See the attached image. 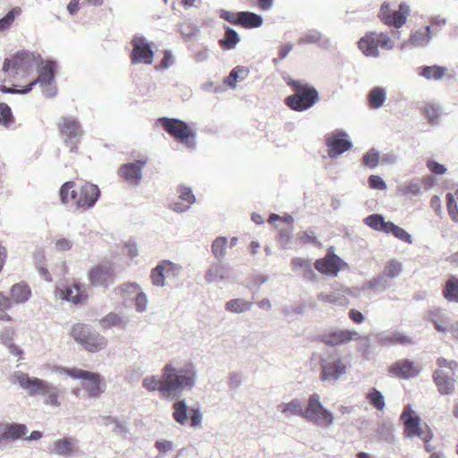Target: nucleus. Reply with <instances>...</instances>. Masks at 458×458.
<instances>
[{
	"label": "nucleus",
	"mask_w": 458,
	"mask_h": 458,
	"mask_svg": "<svg viewBox=\"0 0 458 458\" xmlns=\"http://www.w3.org/2000/svg\"><path fill=\"white\" fill-rule=\"evenodd\" d=\"M198 371L193 363H187L181 368L166 364L163 368L162 377L157 376L146 377L142 386L154 392L159 390L161 394L168 400L179 398L184 390H191L197 383Z\"/></svg>",
	"instance_id": "1"
},
{
	"label": "nucleus",
	"mask_w": 458,
	"mask_h": 458,
	"mask_svg": "<svg viewBox=\"0 0 458 458\" xmlns=\"http://www.w3.org/2000/svg\"><path fill=\"white\" fill-rule=\"evenodd\" d=\"M282 412L296 416H302L307 420L311 421L319 426H330L334 422L333 412L327 410L320 401L318 394H312L309 398L308 406L305 411L300 400L293 399L288 403L281 405Z\"/></svg>",
	"instance_id": "2"
},
{
	"label": "nucleus",
	"mask_w": 458,
	"mask_h": 458,
	"mask_svg": "<svg viewBox=\"0 0 458 458\" xmlns=\"http://www.w3.org/2000/svg\"><path fill=\"white\" fill-rule=\"evenodd\" d=\"M13 382L18 384L23 390L27 391L30 396H46L44 400L46 405L53 407L61 405L58 398L62 390L57 386L47 380L30 377L29 374L22 371H17L13 375Z\"/></svg>",
	"instance_id": "3"
},
{
	"label": "nucleus",
	"mask_w": 458,
	"mask_h": 458,
	"mask_svg": "<svg viewBox=\"0 0 458 458\" xmlns=\"http://www.w3.org/2000/svg\"><path fill=\"white\" fill-rule=\"evenodd\" d=\"M287 84L293 88V94L288 96L284 102L292 110L306 111L319 100V93L314 86L293 79Z\"/></svg>",
	"instance_id": "4"
},
{
	"label": "nucleus",
	"mask_w": 458,
	"mask_h": 458,
	"mask_svg": "<svg viewBox=\"0 0 458 458\" xmlns=\"http://www.w3.org/2000/svg\"><path fill=\"white\" fill-rule=\"evenodd\" d=\"M157 123L174 140L182 142L190 149H196L197 134L185 121L164 116L158 118Z\"/></svg>",
	"instance_id": "5"
},
{
	"label": "nucleus",
	"mask_w": 458,
	"mask_h": 458,
	"mask_svg": "<svg viewBox=\"0 0 458 458\" xmlns=\"http://www.w3.org/2000/svg\"><path fill=\"white\" fill-rule=\"evenodd\" d=\"M401 420L403 423L404 436L407 438L419 437L423 442H430L433 438L431 428L426 423H422L421 418L411 405L404 407L401 414Z\"/></svg>",
	"instance_id": "6"
},
{
	"label": "nucleus",
	"mask_w": 458,
	"mask_h": 458,
	"mask_svg": "<svg viewBox=\"0 0 458 458\" xmlns=\"http://www.w3.org/2000/svg\"><path fill=\"white\" fill-rule=\"evenodd\" d=\"M71 335L86 351L97 352L105 349L107 340L105 336L86 324H76L72 327Z\"/></svg>",
	"instance_id": "7"
},
{
	"label": "nucleus",
	"mask_w": 458,
	"mask_h": 458,
	"mask_svg": "<svg viewBox=\"0 0 458 458\" xmlns=\"http://www.w3.org/2000/svg\"><path fill=\"white\" fill-rule=\"evenodd\" d=\"M57 129L64 144L70 148L71 152H75L84 134L80 121L72 115L61 116Z\"/></svg>",
	"instance_id": "8"
},
{
	"label": "nucleus",
	"mask_w": 458,
	"mask_h": 458,
	"mask_svg": "<svg viewBox=\"0 0 458 458\" xmlns=\"http://www.w3.org/2000/svg\"><path fill=\"white\" fill-rule=\"evenodd\" d=\"M42 64L43 60L38 54L28 50H20L11 58L4 59L2 71L17 74L20 70L28 72L32 70L34 66L38 67Z\"/></svg>",
	"instance_id": "9"
},
{
	"label": "nucleus",
	"mask_w": 458,
	"mask_h": 458,
	"mask_svg": "<svg viewBox=\"0 0 458 458\" xmlns=\"http://www.w3.org/2000/svg\"><path fill=\"white\" fill-rule=\"evenodd\" d=\"M37 68L38 70V76L35 81L41 88L43 95L47 98H54L57 93L55 84L57 62L48 59L43 61V64Z\"/></svg>",
	"instance_id": "10"
},
{
	"label": "nucleus",
	"mask_w": 458,
	"mask_h": 458,
	"mask_svg": "<svg viewBox=\"0 0 458 458\" xmlns=\"http://www.w3.org/2000/svg\"><path fill=\"white\" fill-rule=\"evenodd\" d=\"M411 13V7L406 2H401L397 10L390 8L387 2H384L377 13L378 19L386 26L400 29Z\"/></svg>",
	"instance_id": "11"
},
{
	"label": "nucleus",
	"mask_w": 458,
	"mask_h": 458,
	"mask_svg": "<svg viewBox=\"0 0 458 458\" xmlns=\"http://www.w3.org/2000/svg\"><path fill=\"white\" fill-rule=\"evenodd\" d=\"M131 44L132 46L131 52L132 64H151L153 63L155 55L153 43L149 42L146 37L136 34Z\"/></svg>",
	"instance_id": "12"
},
{
	"label": "nucleus",
	"mask_w": 458,
	"mask_h": 458,
	"mask_svg": "<svg viewBox=\"0 0 458 458\" xmlns=\"http://www.w3.org/2000/svg\"><path fill=\"white\" fill-rule=\"evenodd\" d=\"M325 144L327 147V155L332 159L339 157L352 148V141L349 134L341 129L335 130L328 134Z\"/></svg>",
	"instance_id": "13"
},
{
	"label": "nucleus",
	"mask_w": 458,
	"mask_h": 458,
	"mask_svg": "<svg viewBox=\"0 0 458 458\" xmlns=\"http://www.w3.org/2000/svg\"><path fill=\"white\" fill-rule=\"evenodd\" d=\"M173 418L177 423L185 425L189 420V415H191V426L192 428H199L200 426L202 413L199 408H192L190 410L184 399L175 402L173 404Z\"/></svg>",
	"instance_id": "14"
},
{
	"label": "nucleus",
	"mask_w": 458,
	"mask_h": 458,
	"mask_svg": "<svg viewBox=\"0 0 458 458\" xmlns=\"http://www.w3.org/2000/svg\"><path fill=\"white\" fill-rule=\"evenodd\" d=\"M374 231L393 235L405 243H412V236L406 230L391 221H386L381 214H374Z\"/></svg>",
	"instance_id": "15"
},
{
	"label": "nucleus",
	"mask_w": 458,
	"mask_h": 458,
	"mask_svg": "<svg viewBox=\"0 0 458 458\" xmlns=\"http://www.w3.org/2000/svg\"><path fill=\"white\" fill-rule=\"evenodd\" d=\"M346 369L347 367L340 357L324 359L321 364V380L335 382L346 373Z\"/></svg>",
	"instance_id": "16"
},
{
	"label": "nucleus",
	"mask_w": 458,
	"mask_h": 458,
	"mask_svg": "<svg viewBox=\"0 0 458 458\" xmlns=\"http://www.w3.org/2000/svg\"><path fill=\"white\" fill-rule=\"evenodd\" d=\"M359 332L350 329H334L321 335L320 341L327 346H338L358 340Z\"/></svg>",
	"instance_id": "17"
},
{
	"label": "nucleus",
	"mask_w": 458,
	"mask_h": 458,
	"mask_svg": "<svg viewBox=\"0 0 458 458\" xmlns=\"http://www.w3.org/2000/svg\"><path fill=\"white\" fill-rule=\"evenodd\" d=\"M233 267L228 263L216 261L209 266L206 271L205 279L209 284H218L225 280L235 281V276H231L230 274Z\"/></svg>",
	"instance_id": "18"
},
{
	"label": "nucleus",
	"mask_w": 458,
	"mask_h": 458,
	"mask_svg": "<svg viewBox=\"0 0 458 458\" xmlns=\"http://www.w3.org/2000/svg\"><path fill=\"white\" fill-rule=\"evenodd\" d=\"M100 190L97 184L86 182L81 188L80 197L76 201L78 208H92L100 197Z\"/></svg>",
	"instance_id": "19"
},
{
	"label": "nucleus",
	"mask_w": 458,
	"mask_h": 458,
	"mask_svg": "<svg viewBox=\"0 0 458 458\" xmlns=\"http://www.w3.org/2000/svg\"><path fill=\"white\" fill-rule=\"evenodd\" d=\"M403 271V265L396 259H391L385 267L383 274L374 278V290L381 288L382 290L389 286V280L398 277Z\"/></svg>",
	"instance_id": "20"
},
{
	"label": "nucleus",
	"mask_w": 458,
	"mask_h": 458,
	"mask_svg": "<svg viewBox=\"0 0 458 458\" xmlns=\"http://www.w3.org/2000/svg\"><path fill=\"white\" fill-rule=\"evenodd\" d=\"M90 284L94 287H107L113 279V271L106 265H98L88 273Z\"/></svg>",
	"instance_id": "21"
},
{
	"label": "nucleus",
	"mask_w": 458,
	"mask_h": 458,
	"mask_svg": "<svg viewBox=\"0 0 458 458\" xmlns=\"http://www.w3.org/2000/svg\"><path fill=\"white\" fill-rule=\"evenodd\" d=\"M147 159H139L126 163L121 167L122 176L129 182L139 185L142 179V170L147 165Z\"/></svg>",
	"instance_id": "22"
},
{
	"label": "nucleus",
	"mask_w": 458,
	"mask_h": 458,
	"mask_svg": "<svg viewBox=\"0 0 458 458\" xmlns=\"http://www.w3.org/2000/svg\"><path fill=\"white\" fill-rule=\"evenodd\" d=\"M343 260L337 256H326L316 260L314 267L323 275L335 276L340 271V265Z\"/></svg>",
	"instance_id": "23"
},
{
	"label": "nucleus",
	"mask_w": 458,
	"mask_h": 458,
	"mask_svg": "<svg viewBox=\"0 0 458 458\" xmlns=\"http://www.w3.org/2000/svg\"><path fill=\"white\" fill-rule=\"evenodd\" d=\"M299 45H318L319 47L327 49L331 47V40L322 32L317 30H309L301 33L298 39Z\"/></svg>",
	"instance_id": "24"
},
{
	"label": "nucleus",
	"mask_w": 458,
	"mask_h": 458,
	"mask_svg": "<svg viewBox=\"0 0 458 458\" xmlns=\"http://www.w3.org/2000/svg\"><path fill=\"white\" fill-rule=\"evenodd\" d=\"M377 341L386 346H394V345H409L413 344L414 341L412 337L406 335L398 331L393 332H382L377 335Z\"/></svg>",
	"instance_id": "25"
},
{
	"label": "nucleus",
	"mask_w": 458,
	"mask_h": 458,
	"mask_svg": "<svg viewBox=\"0 0 458 458\" xmlns=\"http://www.w3.org/2000/svg\"><path fill=\"white\" fill-rule=\"evenodd\" d=\"M430 323L433 324L434 328L442 334L447 333V327L449 324L450 318L447 313L443 310L441 308L434 307L428 310V315L427 318Z\"/></svg>",
	"instance_id": "26"
},
{
	"label": "nucleus",
	"mask_w": 458,
	"mask_h": 458,
	"mask_svg": "<svg viewBox=\"0 0 458 458\" xmlns=\"http://www.w3.org/2000/svg\"><path fill=\"white\" fill-rule=\"evenodd\" d=\"M389 371L402 378H409L417 376L414 363L409 359L395 361L389 369Z\"/></svg>",
	"instance_id": "27"
},
{
	"label": "nucleus",
	"mask_w": 458,
	"mask_h": 458,
	"mask_svg": "<svg viewBox=\"0 0 458 458\" xmlns=\"http://www.w3.org/2000/svg\"><path fill=\"white\" fill-rule=\"evenodd\" d=\"M434 381L442 394H450L454 389V380L453 375L437 369L433 375Z\"/></svg>",
	"instance_id": "28"
},
{
	"label": "nucleus",
	"mask_w": 458,
	"mask_h": 458,
	"mask_svg": "<svg viewBox=\"0 0 458 458\" xmlns=\"http://www.w3.org/2000/svg\"><path fill=\"white\" fill-rule=\"evenodd\" d=\"M77 441L72 437H64L54 442L52 453L64 457H70L76 450Z\"/></svg>",
	"instance_id": "29"
},
{
	"label": "nucleus",
	"mask_w": 458,
	"mask_h": 458,
	"mask_svg": "<svg viewBox=\"0 0 458 458\" xmlns=\"http://www.w3.org/2000/svg\"><path fill=\"white\" fill-rule=\"evenodd\" d=\"M263 18L261 15L253 12L242 11L237 13L236 26H242L246 29H254L262 26Z\"/></svg>",
	"instance_id": "30"
},
{
	"label": "nucleus",
	"mask_w": 458,
	"mask_h": 458,
	"mask_svg": "<svg viewBox=\"0 0 458 458\" xmlns=\"http://www.w3.org/2000/svg\"><path fill=\"white\" fill-rule=\"evenodd\" d=\"M62 300L72 304H80L87 300L88 294L85 291H81L78 284H73L61 292Z\"/></svg>",
	"instance_id": "31"
},
{
	"label": "nucleus",
	"mask_w": 458,
	"mask_h": 458,
	"mask_svg": "<svg viewBox=\"0 0 458 458\" xmlns=\"http://www.w3.org/2000/svg\"><path fill=\"white\" fill-rule=\"evenodd\" d=\"M433 38L432 27L427 25L425 30H416L411 32L410 44L415 47H426Z\"/></svg>",
	"instance_id": "32"
},
{
	"label": "nucleus",
	"mask_w": 458,
	"mask_h": 458,
	"mask_svg": "<svg viewBox=\"0 0 458 458\" xmlns=\"http://www.w3.org/2000/svg\"><path fill=\"white\" fill-rule=\"evenodd\" d=\"M4 433L6 434L7 442H15L23 439L28 433V428L22 423L4 422Z\"/></svg>",
	"instance_id": "33"
},
{
	"label": "nucleus",
	"mask_w": 458,
	"mask_h": 458,
	"mask_svg": "<svg viewBox=\"0 0 458 458\" xmlns=\"http://www.w3.org/2000/svg\"><path fill=\"white\" fill-rule=\"evenodd\" d=\"M225 34L218 40V45L223 50H232L239 44L241 38L239 33L228 25H224Z\"/></svg>",
	"instance_id": "34"
},
{
	"label": "nucleus",
	"mask_w": 458,
	"mask_h": 458,
	"mask_svg": "<svg viewBox=\"0 0 458 458\" xmlns=\"http://www.w3.org/2000/svg\"><path fill=\"white\" fill-rule=\"evenodd\" d=\"M446 72L447 68L445 66L437 64L422 65L418 68L419 75L428 81H439L445 77Z\"/></svg>",
	"instance_id": "35"
},
{
	"label": "nucleus",
	"mask_w": 458,
	"mask_h": 458,
	"mask_svg": "<svg viewBox=\"0 0 458 458\" xmlns=\"http://www.w3.org/2000/svg\"><path fill=\"white\" fill-rule=\"evenodd\" d=\"M92 377H87L85 380L88 383L83 384V388L88 392L91 397H98L104 389L101 386L103 377L100 374L92 372Z\"/></svg>",
	"instance_id": "36"
},
{
	"label": "nucleus",
	"mask_w": 458,
	"mask_h": 458,
	"mask_svg": "<svg viewBox=\"0 0 458 458\" xmlns=\"http://www.w3.org/2000/svg\"><path fill=\"white\" fill-rule=\"evenodd\" d=\"M30 295V288L25 283L15 284L11 288L12 300H13L15 303H23L27 301Z\"/></svg>",
	"instance_id": "37"
},
{
	"label": "nucleus",
	"mask_w": 458,
	"mask_h": 458,
	"mask_svg": "<svg viewBox=\"0 0 458 458\" xmlns=\"http://www.w3.org/2000/svg\"><path fill=\"white\" fill-rule=\"evenodd\" d=\"M228 240L225 236L216 237L211 244V252L217 261H223L227 254Z\"/></svg>",
	"instance_id": "38"
},
{
	"label": "nucleus",
	"mask_w": 458,
	"mask_h": 458,
	"mask_svg": "<svg viewBox=\"0 0 458 458\" xmlns=\"http://www.w3.org/2000/svg\"><path fill=\"white\" fill-rule=\"evenodd\" d=\"M442 294L449 302L458 303V278L451 276L445 282Z\"/></svg>",
	"instance_id": "39"
},
{
	"label": "nucleus",
	"mask_w": 458,
	"mask_h": 458,
	"mask_svg": "<svg viewBox=\"0 0 458 458\" xmlns=\"http://www.w3.org/2000/svg\"><path fill=\"white\" fill-rule=\"evenodd\" d=\"M252 301H245L242 298L232 299L225 303V310L231 313H243L252 308Z\"/></svg>",
	"instance_id": "40"
},
{
	"label": "nucleus",
	"mask_w": 458,
	"mask_h": 458,
	"mask_svg": "<svg viewBox=\"0 0 458 458\" xmlns=\"http://www.w3.org/2000/svg\"><path fill=\"white\" fill-rule=\"evenodd\" d=\"M75 182L72 181L65 182L60 188V199L63 204L68 203L72 199L77 198V191L73 189Z\"/></svg>",
	"instance_id": "41"
},
{
	"label": "nucleus",
	"mask_w": 458,
	"mask_h": 458,
	"mask_svg": "<svg viewBox=\"0 0 458 458\" xmlns=\"http://www.w3.org/2000/svg\"><path fill=\"white\" fill-rule=\"evenodd\" d=\"M100 325L104 328H110L112 327H119L125 324L123 318L114 312H110L100 319Z\"/></svg>",
	"instance_id": "42"
},
{
	"label": "nucleus",
	"mask_w": 458,
	"mask_h": 458,
	"mask_svg": "<svg viewBox=\"0 0 458 458\" xmlns=\"http://www.w3.org/2000/svg\"><path fill=\"white\" fill-rule=\"evenodd\" d=\"M57 371L59 373H64L66 376H68L72 378H74V379L85 380L87 377L93 376L91 371L76 369V368L69 369V368L60 367V368H58Z\"/></svg>",
	"instance_id": "43"
},
{
	"label": "nucleus",
	"mask_w": 458,
	"mask_h": 458,
	"mask_svg": "<svg viewBox=\"0 0 458 458\" xmlns=\"http://www.w3.org/2000/svg\"><path fill=\"white\" fill-rule=\"evenodd\" d=\"M150 278L153 285L157 287H164L165 285V270L160 263L151 270Z\"/></svg>",
	"instance_id": "44"
},
{
	"label": "nucleus",
	"mask_w": 458,
	"mask_h": 458,
	"mask_svg": "<svg viewBox=\"0 0 458 458\" xmlns=\"http://www.w3.org/2000/svg\"><path fill=\"white\" fill-rule=\"evenodd\" d=\"M14 122L11 107L4 102L0 103V125L9 127Z\"/></svg>",
	"instance_id": "45"
},
{
	"label": "nucleus",
	"mask_w": 458,
	"mask_h": 458,
	"mask_svg": "<svg viewBox=\"0 0 458 458\" xmlns=\"http://www.w3.org/2000/svg\"><path fill=\"white\" fill-rule=\"evenodd\" d=\"M140 290V285L138 283L131 282L123 284L114 288V292L117 294H122L125 298H130L132 293H137Z\"/></svg>",
	"instance_id": "46"
},
{
	"label": "nucleus",
	"mask_w": 458,
	"mask_h": 458,
	"mask_svg": "<svg viewBox=\"0 0 458 458\" xmlns=\"http://www.w3.org/2000/svg\"><path fill=\"white\" fill-rule=\"evenodd\" d=\"M241 73H248L247 68L243 66H236L233 68L229 75L225 78L224 82L231 89H235L237 86L238 79L240 78Z\"/></svg>",
	"instance_id": "47"
},
{
	"label": "nucleus",
	"mask_w": 458,
	"mask_h": 458,
	"mask_svg": "<svg viewBox=\"0 0 458 458\" xmlns=\"http://www.w3.org/2000/svg\"><path fill=\"white\" fill-rule=\"evenodd\" d=\"M377 433L383 440L388 443H392L394 438V426L389 421L383 422L382 424H380L377 427Z\"/></svg>",
	"instance_id": "48"
},
{
	"label": "nucleus",
	"mask_w": 458,
	"mask_h": 458,
	"mask_svg": "<svg viewBox=\"0 0 458 458\" xmlns=\"http://www.w3.org/2000/svg\"><path fill=\"white\" fill-rule=\"evenodd\" d=\"M397 161V156L393 153H386L382 156L379 151L374 149V168L378 165H393Z\"/></svg>",
	"instance_id": "49"
},
{
	"label": "nucleus",
	"mask_w": 458,
	"mask_h": 458,
	"mask_svg": "<svg viewBox=\"0 0 458 458\" xmlns=\"http://www.w3.org/2000/svg\"><path fill=\"white\" fill-rule=\"evenodd\" d=\"M318 300L327 303L343 305L345 301V297L335 292L330 293H321L318 295Z\"/></svg>",
	"instance_id": "50"
},
{
	"label": "nucleus",
	"mask_w": 458,
	"mask_h": 458,
	"mask_svg": "<svg viewBox=\"0 0 458 458\" xmlns=\"http://www.w3.org/2000/svg\"><path fill=\"white\" fill-rule=\"evenodd\" d=\"M446 206L448 214L454 223H458V205L453 193L446 194Z\"/></svg>",
	"instance_id": "51"
},
{
	"label": "nucleus",
	"mask_w": 458,
	"mask_h": 458,
	"mask_svg": "<svg viewBox=\"0 0 458 458\" xmlns=\"http://www.w3.org/2000/svg\"><path fill=\"white\" fill-rule=\"evenodd\" d=\"M177 193L179 194L180 199L184 201L190 207L196 201L195 195L190 187L180 185L178 186Z\"/></svg>",
	"instance_id": "52"
},
{
	"label": "nucleus",
	"mask_w": 458,
	"mask_h": 458,
	"mask_svg": "<svg viewBox=\"0 0 458 458\" xmlns=\"http://www.w3.org/2000/svg\"><path fill=\"white\" fill-rule=\"evenodd\" d=\"M358 47L366 56H372V32H367L359 40Z\"/></svg>",
	"instance_id": "53"
},
{
	"label": "nucleus",
	"mask_w": 458,
	"mask_h": 458,
	"mask_svg": "<svg viewBox=\"0 0 458 458\" xmlns=\"http://www.w3.org/2000/svg\"><path fill=\"white\" fill-rule=\"evenodd\" d=\"M375 36H376V33L374 32V40L376 41V45H378V47H381V48H384L386 50H391L394 48V42L391 39V37L389 36L388 33L381 32L378 35H377L376 38H375Z\"/></svg>",
	"instance_id": "54"
},
{
	"label": "nucleus",
	"mask_w": 458,
	"mask_h": 458,
	"mask_svg": "<svg viewBox=\"0 0 458 458\" xmlns=\"http://www.w3.org/2000/svg\"><path fill=\"white\" fill-rule=\"evenodd\" d=\"M21 12L19 7L13 8L4 17L0 19V31L8 29L15 20L17 13Z\"/></svg>",
	"instance_id": "55"
},
{
	"label": "nucleus",
	"mask_w": 458,
	"mask_h": 458,
	"mask_svg": "<svg viewBox=\"0 0 458 458\" xmlns=\"http://www.w3.org/2000/svg\"><path fill=\"white\" fill-rule=\"evenodd\" d=\"M386 101V89L383 87H374V109H379Z\"/></svg>",
	"instance_id": "56"
},
{
	"label": "nucleus",
	"mask_w": 458,
	"mask_h": 458,
	"mask_svg": "<svg viewBox=\"0 0 458 458\" xmlns=\"http://www.w3.org/2000/svg\"><path fill=\"white\" fill-rule=\"evenodd\" d=\"M159 263L161 266H163L165 273H166L167 276L172 275L173 276H178L182 270L181 265L176 264L171 260L165 259Z\"/></svg>",
	"instance_id": "57"
},
{
	"label": "nucleus",
	"mask_w": 458,
	"mask_h": 458,
	"mask_svg": "<svg viewBox=\"0 0 458 458\" xmlns=\"http://www.w3.org/2000/svg\"><path fill=\"white\" fill-rule=\"evenodd\" d=\"M148 297H147L146 293L144 292H142L140 289V292L137 293L135 300H134V305H135L136 311L139 313L145 312L148 310Z\"/></svg>",
	"instance_id": "58"
},
{
	"label": "nucleus",
	"mask_w": 458,
	"mask_h": 458,
	"mask_svg": "<svg viewBox=\"0 0 458 458\" xmlns=\"http://www.w3.org/2000/svg\"><path fill=\"white\" fill-rule=\"evenodd\" d=\"M424 114L431 124H435L440 116L439 108L435 105H427L424 108Z\"/></svg>",
	"instance_id": "59"
},
{
	"label": "nucleus",
	"mask_w": 458,
	"mask_h": 458,
	"mask_svg": "<svg viewBox=\"0 0 458 458\" xmlns=\"http://www.w3.org/2000/svg\"><path fill=\"white\" fill-rule=\"evenodd\" d=\"M420 183L419 181H411L408 184L403 185L400 188V191L403 195L412 194L417 196L420 193Z\"/></svg>",
	"instance_id": "60"
},
{
	"label": "nucleus",
	"mask_w": 458,
	"mask_h": 458,
	"mask_svg": "<svg viewBox=\"0 0 458 458\" xmlns=\"http://www.w3.org/2000/svg\"><path fill=\"white\" fill-rule=\"evenodd\" d=\"M357 341H359V351L361 352L365 359L369 360L371 354L369 337L360 335V338Z\"/></svg>",
	"instance_id": "61"
},
{
	"label": "nucleus",
	"mask_w": 458,
	"mask_h": 458,
	"mask_svg": "<svg viewBox=\"0 0 458 458\" xmlns=\"http://www.w3.org/2000/svg\"><path fill=\"white\" fill-rule=\"evenodd\" d=\"M427 167L435 175H442L446 173L447 168L445 165L438 163L434 159H429L427 162Z\"/></svg>",
	"instance_id": "62"
},
{
	"label": "nucleus",
	"mask_w": 458,
	"mask_h": 458,
	"mask_svg": "<svg viewBox=\"0 0 458 458\" xmlns=\"http://www.w3.org/2000/svg\"><path fill=\"white\" fill-rule=\"evenodd\" d=\"M174 63V56L170 50H165L161 63L157 66V70H166Z\"/></svg>",
	"instance_id": "63"
},
{
	"label": "nucleus",
	"mask_w": 458,
	"mask_h": 458,
	"mask_svg": "<svg viewBox=\"0 0 458 458\" xmlns=\"http://www.w3.org/2000/svg\"><path fill=\"white\" fill-rule=\"evenodd\" d=\"M386 406L384 394L374 387V408L382 411Z\"/></svg>",
	"instance_id": "64"
}]
</instances>
